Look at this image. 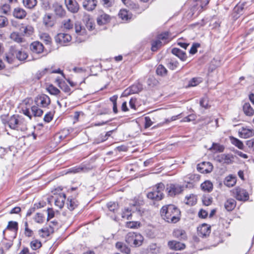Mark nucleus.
Instances as JSON below:
<instances>
[{
    "mask_svg": "<svg viewBox=\"0 0 254 254\" xmlns=\"http://www.w3.org/2000/svg\"><path fill=\"white\" fill-rule=\"evenodd\" d=\"M119 16L123 20H127L128 19V12L125 9L121 10Z\"/></svg>",
    "mask_w": 254,
    "mask_h": 254,
    "instance_id": "nucleus-54",
    "label": "nucleus"
},
{
    "mask_svg": "<svg viewBox=\"0 0 254 254\" xmlns=\"http://www.w3.org/2000/svg\"><path fill=\"white\" fill-rule=\"evenodd\" d=\"M97 0H84L83 1V7L87 11H92L97 6Z\"/></svg>",
    "mask_w": 254,
    "mask_h": 254,
    "instance_id": "nucleus-16",
    "label": "nucleus"
},
{
    "mask_svg": "<svg viewBox=\"0 0 254 254\" xmlns=\"http://www.w3.org/2000/svg\"><path fill=\"white\" fill-rule=\"evenodd\" d=\"M114 131V130H110V131L107 132L104 135L101 134L100 136L101 142L106 141L108 138V137L111 135L112 133H113V132Z\"/></svg>",
    "mask_w": 254,
    "mask_h": 254,
    "instance_id": "nucleus-64",
    "label": "nucleus"
},
{
    "mask_svg": "<svg viewBox=\"0 0 254 254\" xmlns=\"http://www.w3.org/2000/svg\"><path fill=\"white\" fill-rule=\"evenodd\" d=\"M37 105L42 107H47L51 103V100L48 96L42 94L38 96L36 100Z\"/></svg>",
    "mask_w": 254,
    "mask_h": 254,
    "instance_id": "nucleus-12",
    "label": "nucleus"
},
{
    "mask_svg": "<svg viewBox=\"0 0 254 254\" xmlns=\"http://www.w3.org/2000/svg\"><path fill=\"white\" fill-rule=\"evenodd\" d=\"M63 26L65 29H70L73 27V23L70 19L65 20L63 22Z\"/></svg>",
    "mask_w": 254,
    "mask_h": 254,
    "instance_id": "nucleus-57",
    "label": "nucleus"
},
{
    "mask_svg": "<svg viewBox=\"0 0 254 254\" xmlns=\"http://www.w3.org/2000/svg\"><path fill=\"white\" fill-rule=\"evenodd\" d=\"M30 50L33 53L36 54H40L44 50V46L42 43L39 42H34L30 45Z\"/></svg>",
    "mask_w": 254,
    "mask_h": 254,
    "instance_id": "nucleus-17",
    "label": "nucleus"
},
{
    "mask_svg": "<svg viewBox=\"0 0 254 254\" xmlns=\"http://www.w3.org/2000/svg\"><path fill=\"white\" fill-rule=\"evenodd\" d=\"M140 223L137 221H129L127 223L126 226L130 228H137L139 227Z\"/></svg>",
    "mask_w": 254,
    "mask_h": 254,
    "instance_id": "nucleus-56",
    "label": "nucleus"
},
{
    "mask_svg": "<svg viewBox=\"0 0 254 254\" xmlns=\"http://www.w3.org/2000/svg\"><path fill=\"white\" fill-rule=\"evenodd\" d=\"M67 9L72 13H77L79 9V5L76 0H65Z\"/></svg>",
    "mask_w": 254,
    "mask_h": 254,
    "instance_id": "nucleus-10",
    "label": "nucleus"
},
{
    "mask_svg": "<svg viewBox=\"0 0 254 254\" xmlns=\"http://www.w3.org/2000/svg\"><path fill=\"white\" fill-rule=\"evenodd\" d=\"M42 246L41 242L36 239L32 240L30 242V247L31 249L33 250H36L40 248H41Z\"/></svg>",
    "mask_w": 254,
    "mask_h": 254,
    "instance_id": "nucleus-45",
    "label": "nucleus"
},
{
    "mask_svg": "<svg viewBox=\"0 0 254 254\" xmlns=\"http://www.w3.org/2000/svg\"><path fill=\"white\" fill-rule=\"evenodd\" d=\"M54 231V228L50 225L48 227L44 228L39 231V234L43 238L50 236L51 234H52Z\"/></svg>",
    "mask_w": 254,
    "mask_h": 254,
    "instance_id": "nucleus-24",
    "label": "nucleus"
},
{
    "mask_svg": "<svg viewBox=\"0 0 254 254\" xmlns=\"http://www.w3.org/2000/svg\"><path fill=\"white\" fill-rule=\"evenodd\" d=\"M210 227L206 224H202L197 227L198 235L201 237H206L210 233Z\"/></svg>",
    "mask_w": 254,
    "mask_h": 254,
    "instance_id": "nucleus-13",
    "label": "nucleus"
},
{
    "mask_svg": "<svg viewBox=\"0 0 254 254\" xmlns=\"http://www.w3.org/2000/svg\"><path fill=\"white\" fill-rule=\"evenodd\" d=\"M44 217L43 215L40 213H37L34 217L35 221L38 223H42L44 221Z\"/></svg>",
    "mask_w": 254,
    "mask_h": 254,
    "instance_id": "nucleus-53",
    "label": "nucleus"
},
{
    "mask_svg": "<svg viewBox=\"0 0 254 254\" xmlns=\"http://www.w3.org/2000/svg\"><path fill=\"white\" fill-rule=\"evenodd\" d=\"M90 169L91 168L90 167H87L85 165L82 164L79 166L75 167L70 169L69 172L73 173H77L81 172H85Z\"/></svg>",
    "mask_w": 254,
    "mask_h": 254,
    "instance_id": "nucleus-29",
    "label": "nucleus"
},
{
    "mask_svg": "<svg viewBox=\"0 0 254 254\" xmlns=\"http://www.w3.org/2000/svg\"><path fill=\"white\" fill-rule=\"evenodd\" d=\"M116 247L118 250H120L121 252L126 254H129L130 252V249L126 246L123 243L118 242L116 244Z\"/></svg>",
    "mask_w": 254,
    "mask_h": 254,
    "instance_id": "nucleus-31",
    "label": "nucleus"
},
{
    "mask_svg": "<svg viewBox=\"0 0 254 254\" xmlns=\"http://www.w3.org/2000/svg\"><path fill=\"white\" fill-rule=\"evenodd\" d=\"M15 56L16 59L18 60L22 61L25 60L27 58L28 55L24 51L16 50Z\"/></svg>",
    "mask_w": 254,
    "mask_h": 254,
    "instance_id": "nucleus-41",
    "label": "nucleus"
},
{
    "mask_svg": "<svg viewBox=\"0 0 254 254\" xmlns=\"http://www.w3.org/2000/svg\"><path fill=\"white\" fill-rule=\"evenodd\" d=\"M174 236L179 239L185 240L187 238V235L185 231L182 229H176L173 232Z\"/></svg>",
    "mask_w": 254,
    "mask_h": 254,
    "instance_id": "nucleus-36",
    "label": "nucleus"
},
{
    "mask_svg": "<svg viewBox=\"0 0 254 254\" xmlns=\"http://www.w3.org/2000/svg\"><path fill=\"white\" fill-rule=\"evenodd\" d=\"M210 150H213L215 151L222 152L224 150V147L223 145H221L219 143H213L212 146L210 148Z\"/></svg>",
    "mask_w": 254,
    "mask_h": 254,
    "instance_id": "nucleus-44",
    "label": "nucleus"
},
{
    "mask_svg": "<svg viewBox=\"0 0 254 254\" xmlns=\"http://www.w3.org/2000/svg\"><path fill=\"white\" fill-rule=\"evenodd\" d=\"M67 134V130H63L62 132L57 134L55 136V139L58 140L59 141L65 138Z\"/></svg>",
    "mask_w": 254,
    "mask_h": 254,
    "instance_id": "nucleus-52",
    "label": "nucleus"
},
{
    "mask_svg": "<svg viewBox=\"0 0 254 254\" xmlns=\"http://www.w3.org/2000/svg\"><path fill=\"white\" fill-rule=\"evenodd\" d=\"M244 113L248 116H252L254 114V110L251 107L249 103H246L243 105Z\"/></svg>",
    "mask_w": 254,
    "mask_h": 254,
    "instance_id": "nucleus-35",
    "label": "nucleus"
},
{
    "mask_svg": "<svg viewBox=\"0 0 254 254\" xmlns=\"http://www.w3.org/2000/svg\"><path fill=\"white\" fill-rule=\"evenodd\" d=\"M83 21L85 23L86 27L89 30L91 31L93 29L94 24L92 21V19L90 18L89 15L84 16Z\"/></svg>",
    "mask_w": 254,
    "mask_h": 254,
    "instance_id": "nucleus-34",
    "label": "nucleus"
},
{
    "mask_svg": "<svg viewBox=\"0 0 254 254\" xmlns=\"http://www.w3.org/2000/svg\"><path fill=\"white\" fill-rule=\"evenodd\" d=\"M203 204L206 206L210 205L212 202V198L209 196H204L202 199Z\"/></svg>",
    "mask_w": 254,
    "mask_h": 254,
    "instance_id": "nucleus-63",
    "label": "nucleus"
},
{
    "mask_svg": "<svg viewBox=\"0 0 254 254\" xmlns=\"http://www.w3.org/2000/svg\"><path fill=\"white\" fill-rule=\"evenodd\" d=\"M184 202L187 205L192 206L196 204L197 202L196 196L193 194H190L185 197Z\"/></svg>",
    "mask_w": 254,
    "mask_h": 254,
    "instance_id": "nucleus-27",
    "label": "nucleus"
},
{
    "mask_svg": "<svg viewBox=\"0 0 254 254\" xmlns=\"http://www.w3.org/2000/svg\"><path fill=\"white\" fill-rule=\"evenodd\" d=\"M247 146L252 151H254V138L246 141Z\"/></svg>",
    "mask_w": 254,
    "mask_h": 254,
    "instance_id": "nucleus-61",
    "label": "nucleus"
},
{
    "mask_svg": "<svg viewBox=\"0 0 254 254\" xmlns=\"http://www.w3.org/2000/svg\"><path fill=\"white\" fill-rule=\"evenodd\" d=\"M107 207L109 210L115 213L118 209V204L114 202H109L107 204Z\"/></svg>",
    "mask_w": 254,
    "mask_h": 254,
    "instance_id": "nucleus-49",
    "label": "nucleus"
},
{
    "mask_svg": "<svg viewBox=\"0 0 254 254\" xmlns=\"http://www.w3.org/2000/svg\"><path fill=\"white\" fill-rule=\"evenodd\" d=\"M16 50L14 48L11 47L8 53L5 54V60L10 64L13 63L15 56Z\"/></svg>",
    "mask_w": 254,
    "mask_h": 254,
    "instance_id": "nucleus-18",
    "label": "nucleus"
},
{
    "mask_svg": "<svg viewBox=\"0 0 254 254\" xmlns=\"http://www.w3.org/2000/svg\"><path fill=\"white\" fill-rule=\"evenodd\" d=\"M201 189L205 191L210 192L213 189V184L209 181H206L201 185Z\"/></svg>",
    "mask_w": 254,
    "mask_h": 254,
    "instance_id": "nucleus-37",
    "label": "nucleus"
},
{
    "mask_svg": "<svg viewBox=\"0 0 254 254\" xmlns=\"http://www.w3.org/2000/svg\"><path fill=\"white\" fill-rule=\"evenodd\" d=\"M22 118L18 115H13L8 121L9 127L11 129L19 130L22 123Z\"/></svg>",
    "mask_w": 254,
    "mask_h": 254,
    "instance_id": "nucleus-6",
    "label": "nucleus"
},
{
    "mask_svg": "<svg viewBox=\"0 0 254 254\" xmlns=\"http://www.w3.org/2000/svg\"><path fill=\"white\" fill-rule=\"evenodd\" d=\"M151 50L153 52L157 51L163 45V42L158 39L152 42Z\"/></svg>",
    "mask_w": 254,
    "mask_h": 254,
    "instance_id": "nucleus-40",
    "label": "nucleus"
},
{
    "mask_svg": "<svg viewBox=\"0 0 254 254\" xmlns=\"http://www.w3.org/2000/svg\"><path fill=\"white\" fill-rule=\"evenodd\" d=\"M156 73L161 76L165 75L167 73L166 68L162 64H159L156 69Z\"/></svg>",
    "mask_w": 254,
    "mask_h": 254,
    "instance_id": "nucleus-48",
    "label": "nucleus"
},
{
    "mask_svg": "<svg viewBox=\"0 0 254 254\" xmlns=\"http://www.w3.org/2000/svg\"><path fill=\"white\" fill-rule=\"evenodd\" d=\"M71 40V37L70 35L66 33H59L55 37L56 42L59 43L61 45H65Z\"/></svg>",
    "mask_w": 254,
    "mask_h": 254,
    "instance_id": "nucleus-9",
    "label": "nucleus"
},
{
    "mask_svg": "<svg viewBox=\"0 0 254 254\" xmlns=\"http://www.w3.org/2000/svg\"><path fill=\"white\" fill-rule=\"evenodd\" d=\"M179 64V63L177 61L171 60L168 64V67L171 70L176 69Z\"/></svg>",
    "mask_w": 254,
    "mask_h": 254,
    "instance_id": "nucleus-60",
    "label": "nucleus"
},
{
    "mask_svg": "<svg viewBox=\"0 0 254 254\" xmlns=\"http://www.w3.org/2000/svg\"><path fill=\"white\" fill-rule=\"evenodd\" d=\"M41 37L46 44H50L51 43L52 39L48 34L44 33Z\"/></svg>",
    "mask_w": 254,
    "mask_h": 254,
    "instance_id": "nucleus-55",
    "label": "nucleus"
},
{
    "mask_svg": "<svg viewBox=\"0 0 254 254\" xmlns=\"http://www.w3.org/2000/svg\"><path fill=\"white\" fill-rule=\"evenodd\" d=\"M184 187L178 184H170L166 189L169 195L173 196L181 193Z\"/></svg>",
    "mask_w": 254,
    "mask_h": 254,
    "instance_id": "nucleus-8",
    "label": "nucleus"
},
{
    "mask_svg": "<svg viewBox=\"0 0 254 254\" xmlns=\"http://www.w3.org/2000/svg\"><path fill=\"white\" fill-rule=\"evenodd\" d=\"M168 245L170 249L175 250H181L184 249L185 247V245L184 244L176 241H169Z\"/></svg>",
    "mask_w": 254,
    "mask_h": 254,
    "instance_id": "nucleus-20",
    "label": "nucleus"
},
{
    "mask_svg": "<svg viewBox=\"0 0 254 254\" xmlns=\"http://www.w3.org/2000/svg\"><path fill=\"white\" fill-rule=\"evenodd\" d=\"M164 189L165 185L164 184L162 183H158L153 187L152 191L147 193V197L156 201L160 200L164 197L163 191Z\"/></svg>",
    "mask_w": 254,
    "mask_h": 254,
    "instance_id": "nucleus-2",
    "label": "nucleus"
},
{
    "mask_svg": "<svg viewBox=\"0 0 254 254\" xmlns=\"http://www.w3.org/2000/svg\"><path fill=\"white\" fill-rule=\"evenodd\" d=\"M233 196L238 200L245 201L249 199V194L244 189L237 188L233 190Z\"/></svg>",
    "mask_w": 254,
    "mask_h": 254,
    "instance_id": "nucleus-5",
    "label": "nucleus"
},
{
    "mask_svg": "<svg viewBox=\"0 0 254 254\" xmlns=\"http://www.w3.org/2000/svg\"><path fill=\"white\" fill-rule=\"evenodd\" d=\"M213 166L212 164L209 162H203L200 164H198L197 169L201 173H209L212 171Z\"/></svg>",
    "mask_w": 254,
    "mask_h": 254,
    "instance_id": "nucleus-11",
    "label": "nucleus"
},
{
    "mask_svg": "<svg viewBox=\"0 0 254 254\" xmlns=\"http://www.w3.org/2000/svg\"><path fill=\"white\" fill-rule=\"evenodd\" d=\"M53 6L54 8V11L57 15H58L60 17H62L64 15L65 11L61 5L56 3L54 4Z\"/></svg>",
    "mask_w": 254,
    "mask_h": 254,
    "instance_id": "nucleus-30",
    "label": "nucleus"
},
{
    "mask_svg": "<svg viewBox=\"0 0 254 254\" xmlns=\"http://www.w3.org/2000/svg\"><path fill=\"white\" fill-rule=\"evenodd\" d=\"M133 205V208H132L130 210L128 208L125 209V211L122 213V217L127 218V219L129 220L131 219V214L129 213L130 211H134V208L135 206V204Z\"/></svg>",
    "mask_w": 254,
    "mask_h": 254,
    "instance_id": "nucleus-46",
    "label": "nucleus"
},
{
    "mask_svg": "<svg viewBox=\"0 0 254 254\" xmlns=\"http://www.w3.org/2000/svg\"><path fill=\"white\" fill-rule=\"evenodd\" d=\"M47 89L52 95H57L60 93V91L53 85H50Z\"/></svg>",
    "mask_w": 254,
    "mask_h": 254,
    "instance_id": "nucleus-50",
    "label": "nucleus"
},
{
    "mask_svg": "<svg viewBox=\"0 0 254 254\" xmlns=\"http://www.w3.org/2000/svg\"><path fill=\"white\" fill-rule=\"evenodd\" d=\"M236 177L232 175H230L225 178L224 183L226 186L232 187L236 184Z\"/></svg>",
    "mask_w": 254,
    "mask_h": 254,
    "instance_id": "nucleus-26",
    "label": "nucleus"
},
{
    "mask_svg": "<svg viewBox=\"0 0 254 254\" xmlns=\"http://www.w3.org/2000/svg\"><path fill=\"white\" fill-rule=\"evenodd\" d=\"M75 32L78 35H84L86 33V30L84 28H83L79 22H76L75 24Z\"/></svg>",
    "mask_w": 254,
    "mask_h": 254,
    "instance_id": "nucleus-43",
    "label": "nucleus"
},
{
    "mask_svg": "<svg viewBox=\"0 0 254 254\" xmlns=\"http://www.w3.org/2000/svg\"><path fill=\"white\" fill-rule=\"evenodd\" d=\"M234 157L231 154H221L216 156L215 160L221 164L229 165L233 162Z\"/></svg>",
    "mask_w": 254,
    "mask_h": 254,
    "instance_id": "nucleus-7",
    "label": "nucleus"
},
{
    "mask_svg": "<svg viewBox=\"0 0 254 254\" xmlns=\"http://www.w3.org/2000/svg\"><path fill=\"white\" fill-rule=\"evenodd\" d=\"M110 20V17L108 14L102 13L98 17L97 22L98 25H102L108 23Z\"/></svg>",
    "mask_w": 254,
    "mask_h": 254,
    "instance_id": "nucleus-23",
    "label": "nucleus"
},
{
    "mask_svg": "<svg viewBox=\"0 0 254 254\" xmlns=\"http://www.w3.org/2000/svg\"><path fill=\"white\" fill-rule=\"evenodd\" d=\"M143 236L139 233L129 232L126 236V242L130 246L135 247L141 246L143 241Z\"/></svg>",
    "mask_w": 254,
    "mask_h": 254,
    "instance_id": "nucleus-3",
    "label": "nucleus"
},
{
    "mask_svg": "<svg viewBox=\"0 0 254 254\" xmlns=\"http://www.w3.org/2000/svg\"><path fill=\"white\" fill-rule=\"evenodd\" d=\"M172 53L183 61H186L187 58L185 52L177 48H174L172 50Z\"/></svg>",
    "mask_w": 254,
    "mask_h": 254,
    "instance_id": "nucleus-21",
    "label": "nucleus"
},
{
    "mask_svg": "<svg viewBox=\"0 0 254 254\" xmlns=\"http://www.w3.org/2000/svg\"><path fill=\"white\" fill-rule=\"evenodd\" d=\"M239 137L243 138H247L254 135V130L251 128L242 127L238 131Z\"/></svg>",
    "mask_w": 254,
    "mask_h": 254,
    "instance_id": "nucleus-14",
    "label": "nucleus"
},
{
    "mask_svg": "<svg viewBox=\"0 0 254 254\" xmlns=\"http://www.w3.org/2000/svg\"><path fill=\"white\" fill-rule=\"evenodd\" d=\"M160 213L163 219L168 223H176L180 219V210L172 204L163 206Z\"/></svg>",
    "mask_w": 254,
    "mask_h": 254,
    "instance_id": "nucleus-1",
    "label": "nucleus"
},
{
    "mask_svg": "<svg viewBox=\"0 0 254 254\" xmlns=\"http://www.w3.org/2000/svg\"><path fill=\"white\" fill-rule=\"evenodd\" d=\"M51 18V16L50 15H46L44 17L43 19V22L45 25L47 26L50 27L53 25V22L50 21Z\"/></svg>",
    "mask_w": 254,
    "mask_h": 254,
    "instance_id": "nucleus-59",
    "label": "nucleus"
},
{
    "mask_svg": "<svg viewBox=\"0 0 254 254\" xmlns=\"http://www.w3.org/2000/svg\"><path fill=\"white\" fill-rule=\"evenodd\" d=\"M56 82L57 83L58 86L65 93H67L68 95L70 94V89L68 87V86L66 84V83L60 79V78L57 77L56 79Z\"/></svg>",
    "mask_w": 254,
    "mask_h": 254,
    "instance_id": "nucleus-19",
    "label": "nucleus"
},
{
    "mask_svg": "<svg viewBox=\"0 0 254 254\" xmlns=\"http://www.w3.org/2000/svg\"><path fill=\"white\" fill-rule=\"evenodd\" d=\"M170 37V33L166 31L159 35L157 38L161 40L163 44H165L169 42Z\"/></svg>",
    "mask_w": 254,
    "mask_h": 254,
    "instance_id": "nucleus-38",
    "label": "nucleus"
},
{
    "mask_svg": "<svg viewBox=\"0 0 254 254\" xmlns=\"http://www.w3.org/2000/svg\"><path fill=\"white\" fill-rule=\"evenodd\" d=\"M202 82L201 78L200 77L192 78L189 83L188 87H193L197 85L199 83Z\"/></svg>",
    "mask_w": 254,
    "mask_h": 254,
    "instance_id": "nucleus-47",
    "label": "nucleus"
},
{
    "mask_svg": "<svg viewBox=\"0 0 254 254\" xmlns=\"http://www.w3.org/2000/svg\"><path fill=\"white\" fill-rule=\"evenodd\" d=\"M66 196L64 193H60L55 198V204L59 208H62L64 205Z\"/></svg>",
    "mask_w": 254,
    "mask_h": 254,
    "instance_id": "nucleus-15",
    "label": "nucleus"
},
{
    "mask_svg": "<svg viewBox=\"0 0 254 254\" xmlns=\"http://www.w3.org/2000/svg\"><path fill=\"white\" fill-rule=\"evenodd\" d=\"M22 111L23 114L29 117L30 119H31L33 116L34 117H41L43 113V110L36 106H32L30 109L26 107L23 108Z\"/></svg>",
    "mask_w": 254,
    "mask_h": 254,
    "instance_id": "nucleus-4",
    "label": "nucleus"
},
{
    "mask_svg": "<svg viewBox=\"0 0 254 254\" xmlns=\"http://www.w3.org/2000/svg\"><path fill=\"white\" fill-rule=\"evenodd\" d=\"M138 85H133L127 88L124 92L125 96L131 94L137 93L140 91V87Z\"/></svg>",
    "mask_w": 254,
    "mask_h": 254,
    "instance_id": "nucleus-28",
    "label": "nucleus"
},
{
    "mask_svg": "<svg viewBox=\"0 0 254 254\" xmlns=\"http://www.w3.org/2000/svg\"><path fill=\"white\" fill-rule=\"evenodd\" d=\"M10 38L15 42L20 43L23 42V38L17 32H13L11 33Z\"/></svg>",
    "mask_w": 254,
    "mask_h": 254,
    "instance_id": "nucleus-39",
    "label": "nucleus"
},
{
    "mask_svg": "<svg viewBox=\"0 0 254 254\" xmlns=\"http://www.w3.org/2000/svg\"><path fill=\"white\" fill-rule=\"evenodd\" d=\"M200 46V44L198 43H193L190 50V53L192 55L195 54L197 51V49L199 48Z\"/></svg>",
    "mask_w": 254,
    "mask_h": 254,
    "instance_id": "nucleus-58",
    "label": "nucleus"
},
{
    "mask_svg": "<svg viewBox=\"0 0 254 254\" xmlns=\"http://www.w3.org/2000/svg\"><path fill=\"white\" fill-rule=\"evenodd\" d=\"M236 202L233 198H230L227 200L225 203V207L228 211H232L236 207Z\"/></svg>",
    "mask_w": 254,
    "mask_h": 254,
    "instance_id": "nucleus-32",
    "label": "nucleus"
},
{
    "mask_svg": "<svg viewBox=\"0 0 254 254\" xmlns=\"http://www.w3.org/2000/svg\"><path fill=\"white\" fill-rule=\"evenodd\" d=\"M37 2V0H23L24 5L30 9L34 7L36 5Z\"/></svg>",
    "mask_w": 254,
    "mask_h": 254,
    "instance_id": "nucleus-42",
    "label": "nucleus"
},
{
    "mask_svg": "<svg viewBox=\"0 0 254 254\" xmlns=\"http://www.w3.org/2000/svg\"><path fill=\"white\" fill-rule=\"evenodd\" d=\"M26 12L24 9L20 7H17L14 9L13 16L18 19H23L26 15Z\"/></svg>",
    "mask_w": 254,
    "mask_h": 254,
    "instance_id": "nucleus-25",
    "label": "nucleus"
},
{
    "mask_svg": "<svg viewBox=\"0 0 254 254\" xmlns=\"http://www.w3.org/2000/svg\"><path fill=\"white\" fill-rule=\"evenodd\" d=\"M230 140L231 143L240 149H244V145L242 141L239 140V139L235 138L233 136L230 137Z\"/></svg>",
    "mask_w": 254,
    "mask_h": 254,
    "instance_id": "nucleus-33",
    "label": "nucleus"
},
{
    "mask_svg": "<svg viewBox=\"0 0 254 254\" xmlns=\"http://www.w3.org/2000/svg\"><path fill=\"white\" fill-rule=\"evenodd\" d=\"M79 204V202L76 198L68 197L67 200V208L70 211L73 210Z\"/></svg>",
    "mask_w": 254,
    "mask_h": 254,
    "instance_id": "nucleus-22",
    "label": "nucleus"
},
{
    "mask_svg": "<svg viewBox=\"0 0 254 254\" xmlns=\"http://www.w3.org/2000/svg\"><path fill=\"white\" fill-rule=\"evenodd\" d=\"M24 235L25 236L28 237H31L33 234V232L32 230L28 228V224L27 222H25L24 223Z\"/></svg>",
    "mask_w": 254,
    "mask_h": 254,
    "instance_id": "nucleus-51",
    "label": "nucleus"
},
{
    "mask_svg": "<svg viewBox=\"0 0 254 254\" xmlns=\"http://www.w3.org/2000/svg\"><path fill=\"white\" fill-rule=\"evenodd\" d=\"M7 228L9 229L17 230L18 223L15 221H10L8 223Z\"/></svg>",
    "mask_w": 254,
    "mask_h": 254,
    "instance_id": "nucleus-62",
    "label": "nucleus"
}]
</instances>
